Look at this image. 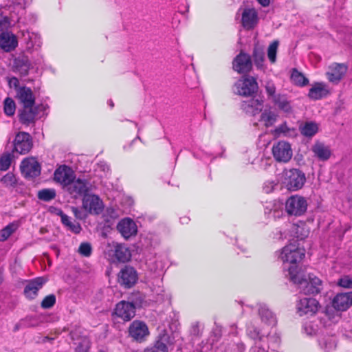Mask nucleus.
<instances>
[{"label": "nucleus", "mask_w": 352, "mask_h": 352, "mask_svg": "<svg viewBox=\"0 0 352 352\" xmlns=\"http://www.w3.org/2000/svg\"><path fill=\"white\" fill-rule=\"evenodd\" d=\"M329 94L326 85L323 82H316L309 89L308 96L312 100H320Z\"/></svg>", "instance_id": "7c9ffc66"}, {"label": "nucleus", "mask_w": 352, "mask_h": 352, "mask_svg": "<svg viewBox=\"0 0 352 352\" xmlns=\"http://www.w3.org/2000/svg\"><path fill=\"white\" fill-rule=\"evenodd\" d=\"M307 209V200L303 197L292 195L286 201L285 210L289 215L301 216Z\"/></svg>", "instance_id": "423d86ee"}, {"label": "nucleus", "mask_w": 352, "mask_h": 352, "mask_svg": "<svg viewBox=\"0 0 352 352\" xmlns=\"http://www.w3.org/2000/svg\"><path fill=\"white\" fill-rule=\"evenodd\" d=\"M257 1L263 7H267L270 3V0H257Z\"/></svg>", "instance_id": "bf43d9fd"}, {"label": "nucleus", "mask_w": 352, "mask_h": 352, "mask_svg": "<svg viewBox=\"0 0 352 352\" xmlns=\"http://www.w3.org/2000/svg\"><path fill=\"white\" fill-rule=\"evenodd\" d=\"M4 113L8 116H12L14 114L16 110V104L14 100L11 98H6L4 100Z\"/></svg>", "instance_id": "79ce46f5"}, {"label": "nucleus", "mask_w": 352, "mask_h": 352, "mask_svg": "<svg viewBox=\"0 0 352 352\" xmlns=\"http://www.w3.org/2000/svg\"><path fill=\"white\" fill-rule=\"evenodd\" d=\"M175 342L173 334H169L167 330H162L157 336L153 344L146 347L144 352H168L172 350Z\"/></svg>", "instance_id": "f03ea898"}, {"label": "nucleus", "mask_w": 352, "mask_h": 352, "mask_svg": "<svg viewBox=\"0 0 352 352\" xmlns=\"http://www.w3.org/2000/svg\"><path fill=\"white\" fill-rule=\"evenodd\" d=\"M305 256L304 250H300L290 244L283 248L281 258L284 262L296 264Z\"/></svg>", "instance_id": "dca6fc26"}, {"label": "nucleus", "mask_w": 352, "mask_h": 352, "mask_svg": "<svg viewBox=\"0 0 352 352\" xmlns=\"http://www.w3.org/2000/svg\"><path fill=\"white\" fill-rule=\"evenodd\" d=\"M76 179V175L71 167L67 165L60 166L54 173V179L63 186H66Z\"/></svg>", "instance_id": "2eb2a0df"}, {"label": "nucleus", "mask_w": 352, "mask_h": 352, "mask_svg": "<svg viewBox=\"0 0 352 352\" xmlns=\"http://www.w3.org/2000/svg\"><path fill=\"white\" fill-rule=\"evenodd\" d=\"M261 120L265 122L266 126H271L276 120V115L270 110H265L261 115Z\"/></svg>", "instance_id": "a19ab883"}, {"label": "nucleus", "mask_w": 352, "mask_h": 352, "mask_svg": "<svg viewBox=\"0 0 352 352\" xmlns=\"http://www.w3.org/2000/svg\"><path fill=\"white\" fill-rule=\"evenodd\" d=\"M118 283L124 288H131L138 282V274L136 270L130 265H125L118 275Z\"/></svg>", "instance_id": "1a4fd4ad"}, {"label": "nucleus", "mask_w": 352, "mask_h": 352, "mask_svg": "<svg viewBox=\"0 0 352 352\" xmlns=\"http://www.w3.org/2000/svg\"><path fill=\"white\" fill-rule=\"evenodd\" d=\"M252 58L257 69H263L265 60V49L258 43H255L254 45Z\"/></svg>", "instance_id": "473e14b6"}, {"label": "nucleus", "mask_w": 352, "mask_h": 352, "mask_svg": "<svg viewBox=\"0 0 352 352\" xmlns=\"http://www.w3.org/2000/svg\"><path fill=\"white\" fill-rule=\"evenodd\" d=\"M136 309L126 300L118 302L114 309L113 314L122 318L124 321H130L135 316Z\"/></svg>", "instance_id": "412c9836"}, {"label": "nucleus", "mask_w": 352, "mask_h": 352, "mask_svg": "<svg viewBox=\"0 0 352 352\" xmlns=\"http://www.w3.org/2000/svg\"><path fill=\"white\" fill-rule=\"evenodd\" d=\"M49 211L52 213H55L56 215H58V212L63 210L60 208L54 206H51L49 209Z\"/></svg>", "instance_id": "13d9d810"}, {"label": "nucleus", "mask_w": 352, "mask_h": 352, "mask_svg": "<svg viewBox=\"0 0 352 352\" xmlns=\"http://www.w3.org/2000/svg\"><path fill=\"white\" fill-rule=\"evenodd\" d=\"M145 296L144 294L136 292L131 293L127 298V300H126L129 305H133V307L137 309L142 307L143 303L144 302Z\"/></svg>", "instance_id": "c9c22d12"}, {"label": "nucleus", "mask_w": 352, "mask_h": 352, "mask_svg": "<svg viewBox=\"0 0 352 352\" xmlns=\"http://www.w3.org/2000/svg\"><path fill=\"white\" fill-rule=\"evenodd\" d=\"M1 182L6 186L14 187L16 185L17 179L12 173L9 172L1 177Z\"/></svg>", "instance_id": "a18cd8bd"}, {"label": "nucleus", "mask_w": 352, "mask_h": 352, "mask_svg": "<svg viewBox=\"0 0 352 352\" xmlns=\"http://www.w3.org/2000/svg\"><path fill=\"white\" fill-rule=\"evenodd\" d=\"M31 68V62L24 54L19 55L13 60L12 71L14 73H19L21 76H28Z\"/></svg>", "instance_id": "5701e85b"}, {"label": "nucleus", "mask_w": 352, "mask_h": 352, "mask_svg": "<svg viewBox=\"0 0 352 352\" xmlns=\"http://www.w3.org/2000/svg\"><path fill=\"white\" fill-rule=\"evenodd\" d=\"M242 24L246 29H252L257 22V13L254 9L246 8L242 13Z\"/></svg>", "instance_id": "c756f323"}, {"label": "nucleus", "mask_w": 352, "mask_h": 352, "mask_svg": "<svg viewBox=\"0 0 352 352\" xmlns=\"http://www.w3.org/2000/svg\"><path fill=\"white\" fill-rule=\"evenodd\" d=\"M12 80L14 81V87L15 88V90L16 91V89L19 88V87H21V86H19V80L18 78H15V77H13Z\"/></svg>", "instance_id": "052dcab7"}, {"label": "nucleus", "mask_w": 352, "mask_h": 352, "mask_svg": "<svg viewBox=\"0 0 352 352\" xmlns=\"http://www.w3.org/2000/svg\"><path fill=\"white\" fill-rule=\"evenodd\" d=\"M272 102L280 111L287 114H291L293 113V108L291 104V101L288 100L286 95L278 94L276 96H274Z\"/></svg>", "instance_id": "cd10ccee"}, {"label": "nucleus", "mask_w": 352, "mask_h": 352, "mask_svg": "<svg viewBox=\"0 0 352 352\" xmlns=\"http://www.w3.org/2000/svg\"><path fill=\"white\" fill-rule=\"evenodd\" d=\"M263 102L264 101L261 98L258 99L252 97L249 100L243 101L241 107L247 114L255 116L262 111Z\"/></svg>", "instance_id": "393cba45"}, {"label": "nucleus", "mask_w": 352, "mask_h": 352, "mask_svg": "<svg viewBox=\"0 0 352 352\" xmlns=\"http://www.w3.org/2000/svg\"><path fill=\"white\" fill-rule=\"evenodd\" d=\"M88 185L89 182L87 180L78 178L68 184L65 189L73 198L77 199L79 197H85V196L88 195L89 191Z\"/></svg>", "instance_id": "9d476101"}, {"label": "nucleus", "mask_w": 352, "mask_h": 352, "mask_svg": "<svg viewBox=\"0 0 352 352\" xmlns=\"http://www.w3.org/2000/svg\"><path fill=\"white\" fill-rule=\"evenodd\" d=\"M190 334L195 336H199L200 329H199V324L198 322H195L192 324L191 329H190Z\"/></svg>", "instance_id": "5fc2aeb1"}, {"label": "nucleus", "mask_w": 352, "mask_h": 352, "mask_svg": "<svg viewBox=\"0 0 352 352\" xmlns=\"http://www.w3.org/2000/svg\"><path fill=\"white\" fill-rule=\"evenodd\" d=\"M276 131L277 133H286L289 131V128L287 127V126L286 125V124H283L281 125H280L276 129Z\"/></svg>", "instance_id": "6e6d98bb"}, {"label": "nucleus", "mask_w": 352, "mask_h": 352, "mask_svg": "<svg viewBox=\"0 0 352 352\" xmlns=\"http://www.w3.org/2000/svg\"><path fill=\"white\" fill-rule=\"evenodd\" d=\"M278 41H273L269 46L267 49V56L270 61L272 63L276 62V52L278 46Z\"/></svg>", "instance_id": "c03bdc74"}, {"label": "nucleus", "mask_w": 352, "mask_h": 352, "mask_svg": "<svg viewBox=\"0 0 352 352\" xmlns=\"http://www.w3.org/2000/svg\"><path fill=\"white\" fill-rule=\"evenodd\" d=\"M52 340H54V338H50L49 336H45L43 338V342H47V341H49V342H52Z\"/></svg>", "instance_id": "0e129e2a"}, {"label": "nucleus", "mask_w": 352, "mask_h": 352, "mask_svg": "<svg viewBox=\"0 0 352 352\" xmlns=\"http://www.w3.org/2000/svg\"><path fill=\"white\" fill-rule=\"evenodd\" d=\"M129 337L133 341L142 343L146 341L150 332L145 322L140 320H133L128 328Z\"/></svg>", "instance_id": "39448f33"}, {"label": "nucleus", "mask_w": 352, "mask_h": 352, "mask_svg": "<svg viewBox=\"0 0 352 352\" xmlns=\"http://www.w3.org/2000/svg\"><path fill=\"white\" fill-rule=\"evenodd\" d=\"M71 208L74 215L76 219L82 220L87 217V214L82 210H79L77 207L72 206Z\"/></svg>", "instance_id": "864d4df0"}, {"label": "nucleus", "mask_w": 352, "mask_h": 352, "mask_svg": "<svg viewBox=\"0 0 352 352\" xmlns=\"http://www.w3.org/2000/svg\"><path fill=\"white\" fill-rule=\"evenodd\" d=\"M126 148H127V147H126V146H124V149H125V150H126Z\"/></svg>", "instance_id": "338daca9"}, {"label": "nucleus", "mask_w": 352, "mask_h": 352, "mask_svg": "<svg viewBox=\"0 0 352 352\" xmlns=\"http://www.w3.org/2000/svg\"><path fill=\"white\" fill-rule=\"evenodd\" d=\"M112 259L118 263H126L131 260V252L129 248L124 243L113 244Z\"/></svg>", "instance_id": "b1692460"}, {"label": "nucleus", "mask_w": 352, "mask_h": 352, "mask_svg": "<svg viewBox=\"0 0 352 352\" xmlns=\"http://www.w3.org/2000/svg\"><path fill=\"white\" fill-rule=\"evenodd\" d=\"M311 151L314 155L320 161H327L331 155L330 148L320 142H316L314 144Z\"/></svg>", "instance_id": "c85d7f7f"}, {"label": "nucleus", "mask_w": 352, "mask_h": 352, "mask_svg": "<svg viewBox=\"0 0 352 352\" xmlns=\"http://www.w3.org/2000/svg\"><path fill=\"white\" fill-rule=\"evenodd\" d=\"M46 282L47 278L43 276L27 280L23 289V294L25 298L30 300L35 299L38 296V291Z\"/></svg>", "instance_id": "9b49d317"}, {"label": "nucleus", "mask_w": 352, "mask_h": 352, "mask_svg": "<svg viewBox=\"0 0 352 352\" xmlns=\"http://www.w3.org/2000/svg\"><path fill=\"white\" fill-rule=\"evenodd\" d=\"M18 45L16 36L10 32H3L0 34V47L6 52L14 50Z\"/></svg>", "instance_id": "bb28decb"}, {"label": "nucleus", "mask_w": 352, "mask_h": 352, "mask_svg": "<svg viewBox=\"0 0 352 352\" xmlns=\"http://www.w3.org/2000/svg\"><path fill=\"white\" fill-rule=\"evenodd\" d=\"M348 67L344 63H333L329 66L326 75L329 82L338 84L347 72Z\"/></svg>", "instance_id": "6ab92c4d"}, {"label": "nucleus", "mask_w": 352, "mask_h": 352, "mask_svg": "<svg viewBox=\"0 0 352 352\" xmlns=\"http://www.w3.org/2000/svg\"><path fill=\"white\" fill-rule=\"evenodd\" d=\"M108 104H109V106H110L111 108L114 107V103H113V102L112 101V100H109L108 101Z\"/></svg>", "instance_id": "69168bd1"}, {"label": "nucleus", "mask_w": 352, "mask_h": 352, "mask_svg": "<svg viewBox=\"0 0 352 352\" xmlns=\"http://www.w3.org/2000/svg\"><path fill=\"white\" fill-rule=\"evenodd\" d=\"M248 336L253 340H262L263 334L254 326L250 327L248 330Z\"/></svg>", "instance_id": "09e8293b"}, {"label": "nucleus", "mask_w": 352, "mask_h": 352, "mask_svg": "<svg viewBox=\"0 0 352 352\" xmlns=\"http://www.w3.org/2000/svg\"><path fill=\"white\" fill-rule=\"evenodd\" d=\"M234 93L242 96L255 97L258 90L256 79L251 76H246L234 84Z\"/></svg>", "instance_id": "20e7f679"}, {"label": "nucleus", "mask_w": 352, "mask_h": 352, "mask_svg": "<svg viewBox=\"0 0 352 352\" xmlns=\"http://www.w3.org/2000/svg\"><path fill=\"white\" fill-rule=\"evenodd\" d=\"M289 279L294 284L298 285L300 292L304 294H318L322 289V280L314 276L309 274L307 276L303 275L297 270L296 265H292L289 267Z\"/></svg>", "instance_id": "f257e3e1"}, {"label": "nucleus", "mask_w": 352, "mask_h": 352, "mask_svg": "<svg viewBox=\"0 0 352 352\" xmlns=\"http://www.w3.org/2000/svg\"><path fill=\"white\" fill-rule=\"evenodd\" d=\"M117 229L126 239L135 236L138 232V227L135 222L129 217L120 220L117 225Z\"/></svg>", "instance_id": "aec40b11"}, {"label": "nucleus", "mask_w": 352, "mask_h": 352, "mask_svg": "<svg viewBox=\"0 0 352 352\" xmlns=\"http://www.w3.org/2000/svg\"><path fill=\"white\" fill-rule=\"evenodd\" d=\"M82 207L89 213L98 215L103 211L104 204L99 196L88 194L82 198Z\"/></svg>", "instance_id": "f8f14e48"}, {"label": "nucleus", "mask_w": 352, "mask_h": 352, "mask_svg": "<svg viewBox=\"0 0 352 352\" xmlns=\"http://www.w3.org/2000/svg\"><path fill=\"white\" fill-rule=\"evenodd\" d=\"M56 196V192L54 188H43L40 190L37 193L38 199L46 202L52 201Z\"/></svg>", "instance_id": "58836bf2"}, {"label": "nucleus", "mask_w": 352, "mask_h": 352, "mask_svg": "<svg viewBox=\"0 0 352 352\" xmlns=\"http://www.w3.org/2000/svg\"><path fill=\"white\" fill-rule=\"evenodd\" d=\"M318 124L314 121H307L299 125L301 135L306 138H312L318 133Z\"/></svg>", "instance_id": "2f4dec72"}, {"label": "nucleus", "mask_w": 352, "mask_h": 352, "mask_svg": "<svg viewBox=\"0 0 352 352\" xmlns=\"http://www.w3.org/2000/svg\"><path fill=\"white\" fill-rule=\"evenodd\" d=\"M258 314L261 320L268 324L274 325L276 323V318L274 314L265 305H261L258 309Z\"/></svg>", "instance_id": "f704fd0d"}, {"label": "nucleus", "mask_w": 352, "mask_h": 352, "mask_svg": "<svg viewBox=\"0 0 352 352\" xmlns=\"http://www.w3.org/2000/svg\"><path fill=\"white\" fill-rule=\"evenodd\" d=\"M134 124H135L136 126H138V123L137 122H134Z\"/></svg>", "instance_id": "774afa93"}, {"label": "nucleus", "mask_w": 352, "mask_h": 352, "mask_svg": "<svg viewBox=\"0 0 352 352\" xmlns=\"http://www.w3.org/2000/svg\"><path fill=\"white\" fill-rule=\"evenodd\" d=\"M233 69L239 74H247L252 69V60L250 55L241 51L234 58Z\"/></svg>", "instance_id": "ddd939ff"}, {"label": "nucleus", "mask_w": 352, "mask_h": 352, "mask_svg": "<svg viewBox=\"0 0 352 352\" xmlns=\"http://www.w3.org/2000/svg\"><path fill=\"white\" fill-rule=\"evenodd\" d=\"M56 296L54 294L47 295L42 300V302L41 303V307L43 309H50L52 307H54V305L56 303Z\"/></svg>", "instance_id": "49530a36"}, {"label": "nucleus", "mask_w": 352, "mask_h": 352, "mask_svg": "<svg viewBox=\"0 0 352 352\" xmlns=\"http://www.w3.org/2000/svg\"><path fill=\"white\" fill-rule=\"evenodd\" d=\"M320 307L318 300L313 298H303L297 304V310L300 316L315 314Z\"/></svg>", "instance_id": "a211bd4d"}, {"label": "nucleus", "mask_w": 352, "mask_h": 352, "mask_svg": "<svg viewBox=\"0 0 352 352\" xmlns=\"http://www.w3.org/2000/svg\"><path fill=\"white\" fill-rule=\"evenodd\" d=\"M18 221H13L0 230V241H6L19 228Z\"/></svg>", "instance_id": "e433bc0d"}, {"label": "nucleus", "mask_w": 352, "mask_h": 352, "mask_svg": "<svg viewBox=\"0 0 352 352\" xmlns=\"http://www.w3.org/2000/svg\"><path fill=\"white\" fill-rule=\"evenodd\" d=\"M39 110V105H34L31 107H23L21 109H19L18 111L19 122L22 124L26 126H30L31 124H34Z\"/></svg>", "instance_id": "f3484780"}, {"label": "nucleus", "mask_w": 352, "mask_h": 352, "mask_svg": "<svg viewBox=\"0 0 352 352\" xmlns=\"http://www.w3.org/2000/svg\"><path fill=\"white\" fill-rule=\"evenodd\" d=\"M21 320L24 328L36 327L41 322L40 318L36 316H27L22 318Z\"/></svg>", "instance_id": "ea45409f"}, {"label": "nucleus", "mask_w": 352, "mask_h": 352, "mask_svg": "<svg viewBox=\"0 0 352 352\" xmlns=\"http://www.w3.org/2000/svg\"><path fill=\"white\" fill-rule=\"evenodd\" d=\"M291 80L296 85L304 87L309 84V80L303 74L299 72L296 69H293L291 75Z\"/></svg>", "instance_id": "4c0bfd02"}, {"label": "nucleus", "mask_w": 352, "mask_h": 352, "mask_svg": "<svg viewBox=\"0 0 352 352\" xmlns=\"http://www.w3.org/2000/svg\"><path fill=\"white\" fill-rule=\"evenodd\" d=\"M21 328H24L23 327V325H22V320L21 319L19 320V322H17L15 326L14 327V329H13V331L14 332L17 331L18 330H19Z\"/></svg>", "instance_id": "4d7b16f0"}, {"label": "nucleus", "mask_w": 352, "mask_h": 352, "mask_svg": "<svg viewBox=\"0 0 352 352\" xmlns=\"http://www.w3.org/2000/svg\"><path fill=\"white\" fill-rule=\"evenodd\" d=\"M283 177V182L290 191H296L302 188L306 181L305 173L297 168L285 170Z\"/></svg>", "instance_id": "7ed1b4c3"}, {"label": "nucleus", "mask_w": 352, "mask_h": 352, "mask_svg": "<svg viewBox=\"0 0 352 352\" xmlns=\"http://www.w3.org/2000/svg\"><path fill=\"white\" fill-rule=\"evenodd\" d=\"M92 248L89 243H82L78 248V252L84 256H89L91 254Z\"/></svg>", "instance_id": "8fccbe9b"}, {"label": "nucleus", "mask_w": 352, "mask_h": 352, "mask_svg": "<svg viewBox=\"0 0 352 352\" xmlns=\"http://www.w3.org/2000/svg\"><path fill=\"white\" fill-rule=\"evenodd\" d=\"M89 345L88 341L83 340L78 343L77 346L75 349L76 352H88Z\"/></svg>", "instance_id": "3c124183"}, {"label": "nucleus", "mask_w": 352, "mask_h": 352, "mask_svg": "<svg viewBox=\"0 0 352 352\" xmlns=\"http://www.w3.org/2000/svg\"><path fill=\"white\" fill-rule=\"evenodd\" d=\"M13 144V152H17L21 155L27 154L33 147L32 138L29 133L20 131L16 133Z\"/></svg>", "instance_id": "0eeeda50"}, {"label": "nucleus", "mask_w": 352, "mask_h": 352, "mask_svg": "<svg viewBox=\"0 0 352 352\" xmlns=\"http://www.w3.org/2000/svg\"><path fill=\"white\" fill-rule=\"evenodd\" d=\"M16 98L23 107H31L35 105V96L30 87L21 86L16 89Z\"/></svg>", "instance_id": "4be33fe9"}, {"label": "nucleus", "mask_w": 352, "mask_h": 352, "mask_svg": "<svg viewBox=\"0 0 352 352\" xmlns=\"http://www.w3.org/2000/svg\"><path fill=\"white\" fill-rule=\"evenodd\" d=\"M58 216L60 217L61 223L67 227L69 231L76 234L80 233L82 228L78 222L73 223L71 221L70 217L65 214L63 211H59Z\"/></svg>", "instance_id": "72a5a7b5"}, {"label": "nucleus", "mask_w": 352, "mask_h": 352, "mask_svg": "<svg viewBox=\"0 0 352 352\" xmlns=\"http://www.w3.org/2000/svg\"><path fill=\"white\" fill-rule=\"evenodd\" d=\"M10 24V21H9V19L7 17H5L3 20H1L0 21V25H9Z\"/></svg>", "instance_id": "680f3d73"}, {"label": "nucleus", "mask_w": 352, "mask_h": 352, "mask_svg": "<svg viewBox=\"0 0 352 352\" xmlns=\"http://www.w3.org/2000/svg\"><path fill=\"white\" fill-rule=\"evenodd\" d=\"M137 140H139L140 141H142L141 138L139 136V135H137V137L135 138H134L131 142L130 144H129L128 146V148H131L132 146V145L133 144V143Z\"/></svg>", "instance_id": "e2e57ef3"}, {"label": "nucleus", "mask_w": 352, "mask_h": 352, "mask_svg": "<svg viewBox=\"0 0 352 352\" xmlns=\"http://www.w3.org/2000/svg\"><path fill=\"white\" fill-rule=\"evenodd\" d=\"M332 305L338 311H346L352 305V292L338 294L333 299Z\"/></svg>", "instance_id": "a878e982"}, {"label": "nucleus", "mask_w": 352, "mask_h": 352, "mask_svg": "<svg viewBox=\"0 0 352 352\" xmlns=\"http://www.w3.org/2000/svg\"><path fill=\"white\" fill-rule=\"evenodd\" d=\"M12 154L10 153H3L0 157V170H7L11 164Z\"/></svg>", "instance_id": "37998d69"}, {"label": "nucleus", "mask_w": 352, "mask_h": 352, "mask_svg": "<svg viewBox=\"0 0 352 352\" xmlns=\"http://www.w3.org/2000/svg\"><path fill=\"white\" fill-rule=\"evenodd\" d=\"M265 89L268 98H272L273 100L274 96H276L277 94H276V87L272 80H267L266 82Z\"/></svg>", "instance_id": "de8ad7c7"}, {"label": "nucleus", "mask_w": 352, "mask_h": 352, "mask_svg": "<svg viewBox=\"0 0 352 352\" xmlns=\"http://www.w3.org/2000/svg\"><path fill=\"white\" fill-rule=\"evenodd\" d=\"M20 168L25 178H35L41 175V166L34 158L24 159Z\"/></svg>", "instance_id": "4468645a"}, {"label": "nucleus", "mask_w": 352, "mask_h": 352, "mask_svg": "<svg viewBox=\"0 0 352 352\" xmlns=\"http://www.w3.org/2000/svg\"><path fill=\"white\" fill-rule=\"evenodd\" d=\"M272 155L276 162H288L293 155L291 144L285 141H278L273 145Z\"/></svg>", "instance_id": "6e6552de"}, {"label": "nucleus", "mask_w": 352, "mask_h": 352, "mask_svg": "<svg viewBox=\"0 0 352 352\" xmlns=\"http://www.w3.org/2000/svg\"><path fill=\"white\" fill-rule=\"evenodd\" d=\"M338 285L344 288H352V280L348 276H344L339 279Z\"/></svg>", "instance_id": "603ef678"}]
</instances>
